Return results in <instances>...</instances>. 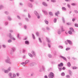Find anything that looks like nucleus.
Listing matches in <instances>:
<instances>
[{"label": "nucleus", "instance_id": "6", "mask_svg": "<svg viewBox=\"0 0 78 78\" xmlns=\"http://www.w3.org/2000/svg\"><path fill=\"white\" fill-rule=\"evenodd\" d=\"M11 71V69H8L7 70H4V73H8V72Z\"/></svg>", "mask_w": 78, "mask_h": 78}, {"label": "nucleus", "instance_id": "13", "mask_svg": "<svg viewBox=\"0 0 78 78\" xmlns=\"http://www.w3.org/2000/svg\"><path fill=\"white\" fill-rule=\"evenodd\" d=\"M25 44H27V45H29V44H30V42H29L28 41H25Z\"/></svg>", "mask_w": 78, "mask_h": 78}, {"label": "nucleus", "instance_id": "36", "mask_svg": "<svg viewBox=\"0 0 78 78\" xmlns=\"http://www.w3.org/2000/svg\"><path fill=\"white\" fill-rule=\"evenodd\" d=\"M70 48H66V51H68V50H70Z\"/></svg>", "mask_w": 78, "mask_h": 78}, {"label": "nucleus", "instance_id": "23", "mask_svg": "<svg viewBox=\"0 0 78 78\" xmlns=\"http://www.w3.org/2000/svg\"><path fill=\"white\" fill-rule=\"evenodd\" d=\"M29 56H30V57H31V58H33V55H31V54H30V53H29Z\"/></svg>", "mask_w": 78, "mask_h": 78}, {"label": "nucleus", "instance_id": "28", "mask_svg": "<svg viewBox=\"0 0 78 78\" xmlns=\"http://www.w3.org/2000/svg\"><path fill=\"white\" fill-rule=\"evenodd\" d=\"M61 29L62 30V31H64V30L63 29V26H61Z\"/></svg>", "mask_w": 78, "mask_h": 78}, {"label": "nucleus", "instance_id": "53", "mask_svg": "<svg viewBox=\"0 0 78 78\" xmlns=\"http://www.w3.org/2000/svg\"><path fill=\"white\" fill-rule=\"evenodd\" d=\"M8 23L7 22H5V26H6L8 25Z\"/></svg>", "mask_w": 78, "mask_h": 78}, {"label": "nucleus", "instance_id": "2", "mask_svg": "<svg viewBox=\"0 0 78 78\" xmlns=\"http://www.w3.org/2000/svg\"><path fill=\"white\" fill-rule=\"evenodd\" d=\"M16 51V48L14 47H13L12 48V50L10 51V54L11 55H12L13 53Z\"/></svg>", "mask_w": 78, "mask_h": 78}, {"label": "nucleus", "instance_id": "41", "mask_svg": "<svg viewBox=\"0 0 78 78\" xmlns=\"http://www.w3.org/2000/svg\"><path fill=\"white\" fill-rule=\"evenodd\" d=\"M9 76H12V74L11 73H10L9 74Z\"/></svg>", "mask_w": 78, "mask_h": 78}, {"label": "nucleus", "instance_id": "22", "mask_svg": "<svg viewBox=\"0 0 78 78\" xmlns=\"http://www.w3.org/2000/svg\"><path fill=\"white\" fill-rule=\"evenodd\" d=\"M62 9L64 10L65 11H66V8L65 7H62Z\"/></svg>", "mask_w": 78, "mask_h": 78}, {"label": "nucleus", "instance_id": "16", "mask_svg": "<svg viewBox=\"0 0 78 78\" xmlns=\"http://www.w3.org/2000/svg\"><path fill=\"white\" fill-rule=\"evenodd\" d=\"M43 5L44 6H47V4L45 2H43Z\"/></svg>", "mask_w": 78, "mask_h": 78}, {"label": "nucleus", "instance_id": "54", "mask_svg": "<svg viewBox=\"0 0 78 78\" xmlns=\"http://www.w3.org/2000/svg\"><path fill=\"white\" fill-rule=\"evenodd\" d=\"M16 75L17 76H19V73H16Z\"/></svg>", "mask_w": 78, "mask_h": 78}, {"label": "nucleus", "instance_id": "20", "mask_svg": "<svg viewBox=\"0 0 78 78\" xmlns=\"http://www.w3.org/2000/svg\"><path fill=\"white\" fill-rule=\"evenodd\" d=\"M21 64L23 66H25L26 64L25 62H23L21 63Z\"/></svg>", "mask_w": 78, "mask_h": 78}, {"label": "nucleus", "instance_id": "35", "mask_svg": "<svg viewBox=\"0 0 78 78\" xmlns=\"http://www.w3.org/2000/svg\"><path fill=\"white\" fill-rule=\"evenodd\" d=\"M74 12H75V13H76V14H78V12L77 10H74Z\"/></svg>", "mask_w": 78, "mask_h": 78}, {"label": "nucleus", "instance_id": "61", "mask_svg": "<svg viewBox=\"0 0 78 78\" xmlns=\"http://www.w3.org/2000/svg\"><path fill=\"white\" fill-rule=\"evenodd\" d=\"M24 28L25 29H27V26L25 25L24 26Z\"/></svg>", "mask_w": 78, "mask_h": 78}, {"label": "nucleus", "instance_id": "38", "mask_svg": "<svg viewBox=\"0 0 78 78\" xmlns=\"http://www.w3.org/2000/svg\"><path fill=\"white\" fill-rule=\"evenodd\" d=\"M72 69H78V68L76 66H73L72 67Z\"/></svg>", "mask_w": 78, "mask_h": 78}, {"label": "nucleus", "instance_id": "42", "mask_svg": "<svg viewBox=\"0 0 78 78\" xmlns=\"http://www.w3.org/2000/svg\"><path fill=\"white\" fill-rule=\"evenodd\" d=\"M66 78H70V76H69V75L66 76Z\"/></svg>", "mask_w": 78, "mask_h": 78}, {"label": "nucleus", "instance_id": "44", "mask_svg": "<svg viewBox=\"0 0 78 78\" xmlns=\"http://www.w3.org/2000/svg\"><path fill=\"white\" fill-rule=\"evenodd\" d=\"M32 37L34 39H35V37H34V35L33 34H32Z\"/></svg>", "mask_w": 78, "mask_h": 78}, {"label": "nucleus", "instance_id": "17", "mask_svg": "<svg viewBox=\"0 0 78 78\" xmlns=\"http://www.w3.org/2000/svg\"><path fill=\"white\" fill-rule=\"evenodd\" d=\"M70 31H72V32H73V31H74V30L73 29L72 27L70 28Z\"/></svg>", "mask_w": 78, "mask_h": 78}, {"label": "nucleus", "instance_id": "45", "mask_svg": "<svg viewBox=\"0 0 78 78\" xmlns=\"http://www.w3.org/2000/svg\"><path fill=\"white\" fill-rule=\"evenodd\" d=\"M61 31H58V34H61Z\"/></svg>", "mask_w": 78, "mask_h": 78}, {"label": "nucleus", "instance_id": "15", "mask_svg": "<svg viewBox=\"0 0 78 78\" xmlns=\"http://www.w3.org/2000/svg\"><path fill=\"white\" fill-rule=\"evenodd\" d=\"M69 73L70 76H72V71H71V70H69Z\"/></svg>", "mask_w": 78, "mask_h": 78}, {"label": "nucleus", "instance_id": "30", "mask_svg": "<svg viewBox=\"0 0 78 78\" xmlns=\"http://www.w3.org/2000/svg\"><path fill=\"white\" fill-rule=\"evenodd\" d=\"M8 43H11V42H12V40H9L8 41Z\"/></svg>", "mask_w": 78, "mask_h": 78}, {"label": "nucleus", "instance_id": "4", "mask_svg": "<svg viewBox=\"0 0 78 78\" xmlns=\"http://www.w3.org/2000/svg\"><path fill=\"white\" fill-rule=\"evenodd\" d=\"M9 37H10V38L11 39H12L13 40V41H15L16 40V39L14 37H12V36H11V34H9Z\"/></svg>", "mask_w": 78, "mask_h": 78}, {"label": "nucleus", "instance_id": "52", "mask_svg": "<svg viewBox=\"0 0 78 78\" xmlns=\"http://www.w3.org/2000/svg\"><path fill=\"white\" fill-rule=\"evenodd\" d=\"M48 47L49 48H50V47H51V46L50 45V44H49V43L48 44Z\"/></svg>", "mask_w": 78, "mask_h": 78}, {"label": "nucleus", "instance_id": "47", "mask_svg": "<svg viewBox=\"0 0 78 78\" xmlns=\"http://www.w3.org/2000/svg\"><path fill=\"white\" fill-rule=\"evenodd\" d=\"M28 17L29 18H31V16L30 15V14L28 13Z\"/></svg>", "mask_w": 78, "mask_h": 78}, {"label": "nucleus", "instance_id": "49", "mask_svg": "<svg viewBox=\"0 0 78 78\" xmlns=\"http://www.w3.org/2000/svg\"><path fill=\"white\" fill-rule=\"evenodd\" d=\"M75 26L76 27H78V24H75Z\"/></svg>", "mask_w": 78, "mask_h": 78}, {"label": "nucleus", "instance_id": "60", "mask_svg": "<svg viewBox=\"0 0 78 78\" xmlns=\"http://www.w3.org/2000/svg\"><path fill=\"white\" fill-rule=\"evenodd\" d=\"M44 78H48V77L47 75L44 76Z\"/></svg>", "mask_w": 78, "mask_h": 78}, {"label": "nucleus", "instance_id": "51", "mask_svg": "<svg viewBox=\"0 0 78 78\" xmlns=\"http://www.w3.org/2000/svg\"><path fill=\"white\" fill-rule=\"evenodd\" d=\"M67 6L69 8H70V6L69 5V4H67Z\"/></svg>", "mask_w": 78, "mask_h": 78}, {"label": "nucleus", "instance_id": "43", "mask_svg": "<svg viewBox=\"0 0 78 78\" xmlns=\"http://www.w3.org/2000/svg\"><path fill=\"white\" fill-rule=\"evenodd\" d=\"M48 57H49V58H51V57H52L51 55V54H49Z\"/></svg>", "mask_w": 78, "mask_h": 78}, {"label": "nucleus", "instance_id": "14", "mask_svg": "<svg viewBox=\"0 0 78 78\" xmlns=\"http://www.w3.org/2000/svg\"><path fill=\"white\" fill-rule=\"evenodd\" d=\"M44 22L47 25H48V21L47 20H45Z\"/></svg>", "mask_w": 78, "mask_h": 78}, {"label": "nucleus", "instance_id": "40", "mask_svg": "<svg viewBox=\"0 0 78 78\" xmlns=\"http://www.w3.org/2000/svg\"><path fill=\"white\" fill-rule=\"evenodd\" d=\"M58 48H63V47H62L61 46H58Z\"/></svg>", "mask_w": 78, "mask_h": 78}, {"label": "nucleus", "instance_id": "48", "mask_svg": "<svg viewBox=\"0 0 78 78\" xmlns=\"http://www.w3.org/2000/svg\"><path fill=\"white\" fill-rule=\"evenodd\" d=\"M13 76L14 78H16V74H13Z\"/></svg>", "mask_w": 78, "mask_h": 78}, {"label": "nucleus", "instance_id": "50", "mask_svg": "<svg viewBox=\"0 0 78 78\" xmlns=\"http://www.w3.org/2000/svg\"><path fill=\"white\" fill-rule=\"evenodd\" d=\"M17 37H18V38H19V39H20V37H19V34H18Z\"/></svg>", "mask_w": 78, "mask_h": 78}, {"label": "nucleus", "instance_id": "32", "mask_svg": "<svg viewBox=\"0 0 78 78\" xmlns=\"http://www.w3.org/2000/svg\"><path fill=\"white\" fill-rule=\"evenodd\" d=\"M36 16H37V19H40V18H41V17L40 16H39V15L38 14V15Z\"/></svg>", "mask_w": 78, "mask_h": 78}, {"label": "nucleus", "instance_id": "58", "mask_svg": "<svg viewBox=\"0 0 78 78\" xmlns=\"http://www.w3.org/2000/svg\"><path fill=\"white\" fill-rule=\"evenodd\" d=\"M17 17L19 19H20V16H17Z\"/></svg>", "mask_w": 78, "mask_h": 78}, {"label": "nucleus", "instance_id": "1", "mask_svg": "<svg viewBox=\"0 0 78 78\" xmlns=\"http://www.w3.org/2000/svg\"><path fill=\"white\" fill-rule=\"evenodd\" d=\"M48 77L49 78H53L54 77V74L52 72H51L49 74Z\"/></svg>", "mask_w": 78, "mask_h": 78}, {"label": "nucleus", "instance_id": "37", "mask_svg": "<svg viewBox=\"0 0 78 78\" xmlns=\"http://www.w3.org/2000/svg\"><path fill=\"white\" fill-rule=\"evenodd\" d=\"M62 20L63 23H65V21H64V18L63 17H62Z\"/></svg>", "mask_w": 78, "mask_h": 78}, {"label": "nucleus", "instance_id": "39", "mask_svg": "<svg viewBox=\"0 0 78 78\" xmlns=\"http://www.w3.org/2000/svg\"><path fill=\"white\" fill-rule=\"evenodd\" d=\"M68 33H69V34H72V32L70 31H69L68 32Z\"/></svg>", "mask_w": 78, "mask_h": 78}, {"label": "nucleus", "instance_id": "10", "mask_svg": "<svg viewBox=\"0 0 78 78\" xmlns=\"http://www.w3.org/2000/svg\"><path fill=\"white\" fill-rule=\"evenodd\" d=\"M43 12L45 15H47V14H48L47 12L46 11L43 10Z\"/></svg>", "mask_w": 78, "mask_h": 78}, {"label": "nucleus", "instance_id": "57", "mask_svg": "<svg viewBox=\"0 0 78 78\" xmlns=\"http://www.w3.org/2000/svg\"><path fill=\"white\" fill-rule=\"evenodd\" d=\"M5 14H8V12H5Z\"/></svg>", "mask_w": 78, "mask_h": 78}, {"label": "nucleus", "instance_id": "55", "mask_svg": "<svg viewBox=\"0 0 78 78\" xmlns=\"http://www.w3.org/2000/svg\"><path fill=\"white\" fill-rule=\"evenodd\" d=\"M39 40L40 42H42V41H41V38H39Z\"/></svg>", "mask_w": 78, "mask_h": 78}, {"label": "nucleus", "instance_id": "34", "mask_svg": "<svg viewBox=\"0 0 78 78\" xmlns=\"http://www.w3.org/2000/svg\"><path fill=\"white\" fill-rule=\"evenodd\" d=\"M51 2H53V3H55V2H56V0H51Z\"/></svg>", "mask_w": 78, "mask_h": 78}, {"label": "nucleus", "instance_id": "7", "mask_svg": "<svg viewBox=\"0 0 78 78\" xmlns=\"http://www.w3.org/2000/svg\"><path fill=\"white\" fill-rule=\"evenodd\" d=\"M35 65H36V63H31L30 65V66L31 67H33V66H35Z\"/></svg>", "mask_w": 78, "mask_h": 78}, {"label": "nucleus", "instance_id": "19", "mask_svg": "<svg viewBox=\"0 0 78 78\" xmlns=\"http://www.w3.org/2000/svg\"><path fill=\"white\" fill-rule=\"evenodd\" d=\"M67 65L68 66H69V67H70V66H71L70 63L69 62L68 63Z\"/></svg>", "mask_w": 78, "mask_h": 78}, {"label": "nucleus", "instance_id": "46", "mask_svg": "<svg viewBox=\"0 0 78 78\" xmlns=\"http://www.w3.org/2000/svg\"><path fill=\"white\" fill-rule=\"evenodd\" d=\"M8 19L9 20H11V18H10V17H8Z\"/></svg>", "mask_w": 78, "mask_h": 78}, {"label": "nucleus", "instance_id": "26", "mask_svg": "<svg viewBox=\"0 0 78 78\" xmlns=\"http://www.w3.org/2000/svg\"><path fill=\"white\" fill-rule=\"evenodd\" d=\"M29 62H30L29 60H26L25 62V63H26V64H27Z\"/></svg>", "mask_w": 78, "mask_h": 78}, {"label": "nucleus", "instance_id": "5", "mask_svg": "<svg viewBox=\"0 0 78 78\" xmlns=\"http://www.w3.org/2000/svg\"><path fill=\"white\" fill-rule=\"evenodd\" d=\"M58 69H62V67H62V66H63V64H62V63H61L58 65Z\"/></svg>", "mask_w": 78, "mask_h": 78}, {"label": "nucleus", "instance_id": "29", "mask_svg": "<svg viewBox=\"0 0 78 78\" xmlns=\"http://www.w3.org/2000/svg\"><path fill=\"white\" fill-rule=\"evenodd\" d=\"M59 11H58L57 12H56L55 13V16H58V14H59Z\"/></svg>", "mask_w": 78, "mask_h": 78}, {"label": "nucleus", "instance_id": "8", "mask_svg": "<svg viewBox=\"0 0 78 78\" xmlns=\"http://www.w3.org/2000/svg\"><path fill=\"white\" fill-rule=\"evenodd\" d=\"M66 41L67 42H68V43H69L70 45H72V41H71L69 40H67Z\"/></svg>", "mask_w": 78, "mask_h": 78}, {"label": "nucleus", "instance_id": "12", "mask_svg": "<svg viewBox=\"0 0 78 78\" xmlns=\"http://www.w3.org/2000/svg\"><path fill=\"white\" fill-rule=\"evenodd\" d=\"M60 58H62V59H63L64 60H65V61H67V59L65 57H64L62 56H60Z\"/></svg>", "mask_w": 78, "mask_h": 78}, {"label": "nucleus", "instance_id": "59", "mask_svg": "<svg viewBox=\"0 0 78 78\" xmlns=\"http://www.w3.org/2000/svg\"><path fill=\"white\" fill-rule=\"evenodd\" d=\"M36 35L37 36H39V33L37 32L36 33Z\"/></svg>", "mask_w": 78, "mask_h": 78}, {"label": "nucleus", "instance_id": "31", "mask_svg": "<svg viewBox=\"0 0 78 78\" xmlns=\"http://www.w3.org/2000/svg\"><path fill=\"white\" fill-rule=\"evenodd\" d=\"M3 8V5H1L0 6V10H1Z\"/></svg>", "mask_w": 78, "mask_h": 78}, {"label": "nucleus", "instance_id": "18", "mask_svg": "<svg viewBox=\"0 0 78 78\" xmlns=\"http://www.w3.org/2000/svg\"><path fill=\"white\" fill-rule=\"evenodd\" d=\"M28 6L30 7V8H31L33 6V5H32V4H31V3H29L28 4Z\"/></svg>", "mask_w": 78, "mask_h": 78}, {"label": "nucleus", "instance_id": "25", "mask_svg": "<svg viewBox=\"0 0 78 78\" xmlns=\"http://www.w3.org/2000/svg\"><path fill=\"white\" fill-rule=\"evenodd\" d=\"M42 70H44V69H39V72H42Z\"/></svg>", "mask_w": 78, "mask_h": 78}, {"label": "nucleus", "instance_id": "24", "mask_svg": "<svg viewBox=\"0 0 78 78\" xmlns=\"http://www.w3.org/2000/svg\"><path fill=\"white\" fill-rule=\"evenodd\" d=\"M49 14L50 15H51L52 16H53V13H52V12H49Z\"/></svg>", "mask_w": 78, "mask_h": 78}, {"label": "nucleus", "instance_id": "63", "mask_svg": "<svg viewBox=\"0 0 78 78\" xmlns=\"http://www.w3.org/2000/svg\"><path fill=\"white\" fill-rule=\"evenodd\" d=\"M3 47H4V48H5L6 46H5V45H3Z\"/></svg>", "mask_w": 78, "mask_h": 78}, {"label": "nucleus", "instance_id": "21", "mask_svg": "<svg viewBox=\"0 0 78 78\" xmlns=\"http://www.w3.org/2000/svg\"><path fill=\"white\" fill-rule=\"evenodd\" d=\"M34 13L36 16H37V15H38V13H37V12H36V11H34Z\"/></svg>", "mask_w": 78, "mask_h": 78}, {"label": "nucleus", "instance_id": "64", "mask_svg": "<svg viewBox=\"0 0 78 78\" xmlns=\"http://www.w3.org/2000/svg\"><path fill=\"white\" fill-rule=\"evenodd\" d=\"M72 21L73 22H74L75 21V18H73V19H72Z\"/></svg>", "mask_w": 78, "mask_h": 78}, {"label": "nucleus", "instance_id": "9", "mask_svg": "<svg viewBox=\"0 0 78 78\" xmlns=\"http://www.w3.org/2000/svg\"><path fill=\"white\" fill-rule=\"evenodd\" d=\"M32 53L34 55V56H36V53H35V52L34 51H32Z\"/></svg>", "mask_w": 78, "mask_h": 78}, {"label": "nucleus", "instance_id": "27", "mask_svg": "<svg viewBox=\"0 0 78 78\" xmlns=\"http://www.w3.org/2000/svg\"><path fill=\"white\" fill-rule=\"evenodd\" d=\"M62 76H65V73H62L61 74Z\"/></svg>", "mask_w": 78, "mask_h": 78}, {"label": "nucleus", "instance_id": "11", "mask_svg": "<svg viewBox=\"0 0 78 78\" xmlns=\"http://www.w3.org/2000/svg\"><path fill=\"white\" fill-rule=\"evenodd\" d=\"M46 40L47 41H48V43H50V40H49V39L48 38H47V37H46Z\"/></svg>", "mask_w": 78, "mask_h": 78}, {"label": "nucleus", "instance_id": "33", "mask_svg": "<svg viewBox=\"0 0 78 78\" xmlns=\"http://www.w3.org/2000/svg\"><path fill=\"white\" fill-rule=\"evenodd\" d=\"M56 20H57L56 18H55L54 20V22L55 23H56Z\"/></svg>", "mask_w": 78, "mask_h": 78}, {"label": "nucleus", "instance_id": "3", "mask_svg": "<svg viewBox=\"0 0 78 78\" xmlns=\"http://www.w3.org/2000/svg\"><path fill=\"white\" fill-rule=\"evenodd\" d=\"M5 62L6 63H8V64H10L12 63V62H10V60L9 57L7 58V59L5 60Z\"/></svg>", "mask_w": 78, "mask_h": 78}, {"label": "nucleus", "instance_id": "56", "mask_svg": "<svg viewBox=\"0 0 78 78\" xmlns=\"http://www.w3.org/2000/svg\"><path fill=\"white\" fill-rule=\"evenodd\" d=\"M46 29H47V30H50V28H49V27H46Z\"/></svg>", "mask_w": 78, "mask_h": 78}, {"label": "nucleus", "instance_id": "62", "mask_svg": "<svg viewBox=\"0 0 78 78\" xmlns=\"http://www.w3.org/2000/svg\"><path fill=\"white\" fill-rule=\"evenodd\" d=\"M25 51V49H23V53H24Z\"/></svg>", "mask_w": 78, "mask_h": 78}]
</instances>
